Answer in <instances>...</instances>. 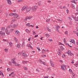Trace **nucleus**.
Listing matches in <instances>:
<instances>
[{"label":"nucleus","instance_id":"de8ad7c7","mask_svg":"<svg viewBox=\"0 0 78 78\" xmlns=\"http://www.w3.org/2000/svg\"><path fill=\"white\" fill-rule=\"evenodd\" d=\"M9 64L10 66H11L12 65V64H11V62H9Z\"/></svg>","mask_w":78,"mask_h":78},{"label":"nucleus","instance_id":"6ab92c4d","mask_svg":"<svg viewBox=\"0 0 78 78\" xmlns=\"http://www.w3.org/2000/svg\"><path fill=\"white\" fill-rule=\"evenodd\" d=\"M4 51L5 52H6V53H7L8 51V49L7 48H5L4 49Z\"/></svg>","mask_w":78,"mask_h":78},{"label":"nucleus","instance_id":"6e6552de","mask_svg":"<svg viewBox=\"0 0 78 78\" xmlns=\"http://www.w3.org/2000/svg\"><path fill=\"white\" fill-rule=\"evenodd\" d=\"M15 34L17 35V36H19V34H20V32L19 31L17 30L15 32Z\"/></svg>","mask_w":78,"mask_h":78},{"label":"nucleus","instance_id":"cd10ccee","mask_svg":"<svg viewBox=\"0 0 78 78\" xmlns=\"http://www.w3.org/2000/svg\"><path fill=\"white\" fill-rule=\"evenodd\" d=\"M32 33L34 35H36V33L34 31H32Z\"/></svg>","mask_w":78,"mask_h":78},{"label":"nucleus","instance_id":"a19ab883","mask_svg":"<svg viewBox=\"0 0 78 78\" xmlns=\"http://www.w3.org/2000/svg\"><path fill=\"white\" fill-rule=\"evenodd\" d=\"M68 31H66L65 32V34H66V35H67V36L68 35Z\"/></svg>","mask_w":78,"mask_h":78},{"label":"nucleus","instance_id":"412c9836","mask_svg":"<svg viewBox=\"0 0 78 78\" xmlns=\"http://www.w3.org/2000/svg\"><path fill=\"white\" fill-rule=\"evenodd\" d=\"M27 46L29 47H30V48H31V49H32L33 48V47H32L31 46V45L30 44H27Z\"/></svg>","mask_w":78,"mask_h":78},{"label":"nucleus","instance_id":"ea45409f","mask_svg":"<svg viewBox=\"0 0 78 78\" xmlns=\"http://www.w3.org/2000/svg\"><path fill=\"white\" fill-rule=\"evenodd\" d=\"M16 20L15 19H13L12 21V23H13V22H15Z\"/></svg>","mask_w":78,"mask_h":78},{"label":"nucleus","instance_id":"864d4df0","mask_svg":"<svg viewBox=\"0 0 78 78\" xmlns=\"http://www.w3.org/2000/svg\"><path fill=\"white\" fill-rule=\"evenodd\" d=\"M72 8H73V9H74V8H75V6H74V5H72Z\"/></svg>","mask_w":78,"mask_h":78},{"label":"nucleus","instance_id":"ddd939ff","mask_svg":"<svg viewBox=\"0 0 78 78\" xmlns=\"http://www.w3.org/2000/svg\"><path fill=\"white\" fill-rule=\"evenodd\" d=\"M50 63L52 67H55V65L54 64V63H53V62H50Z\"/></svg>","mask_w":78,"mask_h":78},{"label":"nucleus","instance_id":"3c124183","mask_svg":"<svg viewBox=\"0 0 78 78\" xmlns=\"http://www.w3.org/2000/svg\"><path fill=\"white\" fill-rule=\"evenodd\" d=\"M38 5H41V2H38Z\"/></svg>","mask_w":78,"mask_h":78},{"label":"nucleus","instance_id":"39448f33","mask_svg":"<svg viewBox=\"0 0 78 78\" xmlns=\"http://www.w3.org/2000/svg\"><path fill=\"white\" fill-rule=\"evenodd\" d=\"M31 8L30 7H27L26 9V12H29L30 11H31Z\"/></svg>","mask_w":78,"mask_h":78},{"label":"nucleus","instance_id":"c03bdc74","mask_svg":"<svg viewBox=\"0 0 78 78\" xmlns=\"http://www.w3.org/2000/svg\"><path fill=\"white\" fill-rule=\"evenodd\" d=\"M64 42L65 43H66V38H65L64 39Z\"/></svg>","mask_w":78,"mask_h":78},{"label":"nucleus","instance_id":"f704fd0d","mask_svg":"<svg viewBox=\"0 0 78 78\" xmlns=\"http://www.w3.org/2000/svg\"><path fill=\"white\" fill-rule=\"evenodd\" d=\"M13 31H14V29H12L10 30V32H12Z\"/></svg>","mask_w":78,"mask_h":78},{"label":"nucleus","instance_id":"f03ea898","mask_svg":"<svg viewBox=\"0 0 78 78\" xmlns=\"http://www.w3.org/2000/svg\"><path fill=\"white\" fill-rule=\"evenodd\" d=\"M66 68V65H63L61 66V69L63 70H65V69Z\"/></svg>","mask_w":78,"mask_h":78},{"label":"nucleus","instance_id":"603ef678","mask_svg":"<svg viewBox=\"0 0 78 78\" xmlns=\"http://www.w3.org/2000/svg\"><path fill=\"white\" fill-rule=\"evenodd\" d=\"M56 31H58V32H59V29H58V28H56Z\"/></svg>","mask_w":78,"mask_h":78},{"label":"nucleus","instance_id":"4c0bfd02","mask_svg":"<svg viewBox=\"0 0 78 78\" xmlns=\"http://www.w3.org/2000/svg\"><path fill=\"white\" fill-rule=\"evenodd\" d=\"M25 51H22V55H23V54H25Z\"/></svg>","mask_w":78,"mask_h":78},{"label":"nucleus","instance_id":"dca6fc26","mask_svg":"<svg viewBox=\"0 0 78 78\" xmlns=\"http://www.w3.org/2000/svg\"><path fill=\"white\" fill-rule=\"evenodd\" d=\"M16 47L18 48H20V45L19 43H18L16 45Z\"/></svg>","mask_w":78,"mask_h":78},{"label":"nucleus","instance_id":"79ce46f5","mask_svg":"<svg viewBox=\"0 0 78 78\" xmlns=\"http://www.w3.org/2000/svg\"><path fill=\"white\" fill-rule=\"evenodd\" d=\"M12 43L11 42H10L9 43V44L10 46L11 47V45H12Z\"/></svg>","mask_w":78,"mask_h":78},{"label":"nucleus","instance_id":"58836bf2","mask_svg":"<svg viewBox=\"0 0 78 78\" xmlns=\"http://www.w3.org/2000/svg\"><path fill=\"white\" fill-rule=\"evenodd\" d=\"M39 61L40 62V63H42V62H43L42 61V60H41V59H39Z\"/></svg>","mask_w":78,"mask_h":78},{"label":"nucleus","instance_id":"4d7b16f0","mask_svg":"<svg viewBox=\"0 0 78 78\" xmlns=\"http://www.w3.org/2000/svg\"><path fill=\"white\" fill-rule=\"evenodd\" d=\"M63 58H66V55H62Z\"/></svg>","mask_w":78,"mask_h":78},{"label":"nucleus","instance_id":"72a5a7b5","mask_svg":"<svg viewBox=\"0 0 78 78\" xmlns=\"http://www.w3.org/2000/svg\"><path fill=\"white\" fill-rule=\"evenodd\" d=\"M24 69L25 70H27V67H24Z\"/></svg>","mask_w":78,"mask_h":78},{"label":"nucleus","instance_id":"0e129e2a","mask_svg":"<svg viewBox=\"0 0 78 78\" xmlns=\"http://www.w3.org/2000/svg\"><path fill=\"white\" fill-rule=\"evenodd\" d=\"M15 76H16V75H15L14 74H12V77H15Z\"/></svg>","mask_w":78,"mask_h":78},{"label":"nucleus","instance_id":"5701e85b","mask_svg":"<svg viewBox=\"0 0 78 78\" xmlns=\"http://www.w3.org/2000/svg\"><path fill=\"white\" fill-rule=\"evenodd\" d=\"M60 48L62 51L63 50H64V48H63L62 46H60Z\"/></svg>","mask_w":78,"mask_h":78},{"label":"nucleus","instance_id":"7c9ffc66","mask_svg":"<svg viewBox=\"0 0 78 78\" xmlns=\"http://www.w3.org/2000/svg\"><path fill=\"white\" fill-rule=\"evenodd\" d=\"M27 19H28V16H27L25 18V19L24 20V21H27Z\"/></svg>","mask_w":78,"mask_h":78},{"label":"nucleus","instance_id":"9b49d317","mask_svg":"<svg viewBox=\"0 0 78 78\" xmlns=\"http://www.w3.org/2000/svg\"><path fill=\"white\" fill-rule=\"evenodd\" d=\"M15 65L16 66H17L18 67H21V66H20V65L19 64V63H16Z\"/></svg>","mask_w":78,"mask_h":78},{"label":"nucleus","instance_id":"5fc2aeb1","mask_svg":"<svg viewBox=\"0 0 78 78\" xmlns=\"http://www.w3.org/2000/svg\"><path fill=\"white\" fill-rule=\"evenodd\" d=\"M66 12H67V14H69V10L67 9L66 10Z\"/></svg>","mask_w":78,"mask_h":78},{"label":"nucleus","instance_id":"a211bd4d","mask_svg":"<svg viewBox=\"0 0 78 78\" xmlns=\"http://www.w3.org/2000/svg\"><path fill=\"white\" fill-rule=\"evenodd\" d=\"M10 16H15V13H11L9 14Z\"/></svg>","mask_w":78,"mask_h":78},{"label":"nucleus","instance_id":"a18cd8bd","mask_svg":"<svg viewBox=\"0 0 78 78\" xmlns=\"http://www.w3.org/2000/svg\"><path fill=\"white\" fill-rule=\"evenodd\" d=\"M37 48L38 50L39 51H40V50H41L40 49V48H39V47H37Z\"/></svg>","mask_w":78,"mask_h":78},{"label":"nucleus","instance_id":"c756f323","mask_svg":"<svg viewBox=\"0 0 78 78\" xmlns=\"http://www.w3.org/2000/svg\"><path fill=\"white\" fill-rule=\"evenodd\" d=\"M18 25L17 24H15L14 25H13V28H16V27H17Z\"/></svg>","mask_w":78,"mask_h":78},{"label":"nucleus","instance_id":"c9c22d12","mask_svg":"<svg viewBox=\"0 0 78 78\" xmlns=\"http://www.w3.org/2000/svg\"><path fill=\"white\" fill-rule=\"evenodd\" d=\"M8 69H9V68H7V70L8 72H10V71H11L12 70V69H10V70H8Z\"/></svg>","mask_w":78,"mask_h":78},{"label":"nucleus","instance_id":"338daca9","mask_svg":"<svg viewBox=\"0 0 78 78\" xmlns=\"http://www.w3.org/2000/svg\"><path fill=\"white\" fill-rule=\"evenodd\" d=\"M36 70H36L37 72H39V70L38 69H37Z\"/></svg>","mask_w":78,"mask_h":78},{"label":"nucleus","instance_id":"b1692460","mask_svg":"<svg viewBox=\"0 0 78 78\" xmlns=\"http://www.w3.org/2000/svg\"><path fill=\"white\" fill-rule=\"evenodd\" d=\"M75 1V0L71 1V3H75V4H76V2Z\"/></svg>","mask_w":78,"mask_h":78},{"label":"nucleus","instance_id":"2eb2a0df","mask_svg":"<svg viewBox=\"0 0 78 78\" xmlns=\"http://www.w3.org/2000/svg\"><path fill=\"white\" fill-rule=\"evenodd\" d=\"M14 15V16H13L14 18H17V17H19V15H17V14H16Z\"/></svg>","mask_w":78,"mask_h":78},{"label":"nucleus","instance_id":"aec40b11","mask_svg":"<svg viewBox=\"0 0 78 78\" xmlns=\"http://www.w3.org/2000/svg\"><path fill=\"white\" fill-rule=\"evenodd\" d=\"M28 62L27 61H23L22 63L23 64H27Z\"/></svg>","mask_w":78,"mask_h":78},{"label":"nucleus","instance_id":"4468645a","mask_svg":"<svg viewBox=\"0 0 78 78\" xmlns=\"http://www.w3.org/2000/svg\"><path fill=\"white\" fill-rule=\"evenodd\" d=\"M14 40L15 41L16 43H18V42H19V41H18V39H17L16 37L14 38Z\"/></svg>","mask_w":78,"mask_h":78},{"label":"nucleus","instance_id":"473e14b6","mask_svg":"<svg viewBox=\"0 0 78 78\" xmlns=\"http://www.w3.org/2000/svg\"><path fill=\"white\" fill-rule=\"evenodd\" d=\"M46 36H47V37H50V35L47 34H45Z\"/></svg>","mask_w":78,"mask_h":78},{"label":"nucleus","instance_id":"f8f14e48","mask_svg":"<svg viewBox=\"0 0 78 78\" xmlns=\"http://www.w3.org/2000/svg\"><path fill=\"white\" fill-rule=\"evenodd\" d=\"M70 42H72V43H73V44H75V40H74L73 39L70 40Z\"/></svg>","mask_w":78,"mask_h":78},{"label":"nucleus","instance_id":"bf43d9fd","mask_svg":"<svg viewBox=\"0 0 78 78\" xmlns=\"http://www.w3.org/2000/svg\"><path fill=\"white\" fill-rule=\"evenodd\" d=\"M58 55H59V56H61V53H60V52H58Z\"/></svg>","mask_w":78,"mask_h":78},{"label":"nucleus","instance_id":"4be33fe9","mask_svg":"<svg viewBox=\"0 0 78 78\" xmlns=\"http://www.w3.org/2000/svg\"><path fill=\"white\" fill-rule=\"evenodd\" d=\"M74 20H75V21H78V19L76 17H74Z\"/></svg>","mask_w":78,"mask_h":78},{"label":"nucleus","instance_id":"8fccbe9b","mask_svg":"<svg viewBox=\"0 0 78 78\" xmlns=\"http://www.w3.org/2000/svg\"><path fill=\"white\" fill-rule=\"evenodd\" d=\"M11 75H14V72H13L11 73L10 74Z\"/></svg>","mask_w":78,"mask_h":78},{"label":"nucleus","instance_id":"774afa93","mask_svg":"<svg viewBox=\"0 0 78 78\" xmlns=\"http://www.w3.org/2000/svg\"><path fill=\"white\" fill-rule=\"evenodd\" d=\"M48 78V76H44V78Z\"/></svg>","mask_w":78,"mask_h":78},{"label":"nucleus","instance_id":"393cba45","mask_svg":"<svg viewBox=\"0 0 78 78\" xmlns=\"http://www.w3.org/2000/svg\"><path fill=\"white\" fill-rule=\"evenodd\" d=\"M12 63H13V64H15L16 63V62H15V61H14V60H12Z\"/></svg>","mask_w":78,"mask_h":78},{"label":"nucleus","instance_id":"0eeeda50","mask_svg":"<svg viewBox=\"0 0 78 78\" xmlns=\"http://www.w3.org/2000/svg\"><path fill=\"white\" fill-rule=\"evenodd\" d=\"M66 53H68L69 55H71V56H72L73 55V54L72 53V52L70 51H68V52H67Z\"/></svg>","mask_w":78,"mask_h":78},{"label":"nucleus","instance_id":"f3484780","mask_svg":"<svg viewBox=\"0 0 78 78\" xmlns=\"http://www.w3.org/2000/svg\"><path fill=\"white\" fill-rule=\"evenodd\" d=\"M42 53H43V54H45V53H46V51L43 49L42 51Z\"/></svg>","mask_w":78,"mask_h":78},{"label":"nucleus","instance_id":"37998d69","mask_svg":"<svg viewBox=\"0 0 78 78\" xmlns=\"http://www.w3.org/2000/svg\"><path fill=\"white\" fill-rule=\"evenodd\" d=\"M30 23H28L27 24H26V26H30Z\"/></svg>","mask_w":78,"mask_h":78},{"label":"nucleus","instance_id":"1a4fd4ad","mask_svg":"<svg viewBox=\"0 0 78 78\" xmlns=\"http://www.w3.org/2000/svg\"><path fill=\"white\" fill-rule=\"evenodd\" d=\"M22 56L23 58H25L27 57V55L26 53L23 54Z\"/></svg>","mask_w":78,"mask_h":78},{"label":"nucleus","instance_id":"69168bd1","mask_svg":"<svg viewBox=\"0 0 78 78\" xmlns=\"http://www.w3.org/2000/svg\"><path fill=\"white\" fill-rule=\"evenodd\" d=\"M57 28H60V27L59 26H58L57 27Z\"/></svg>","mask_w":78,"mask_h":78},{"label":"nucleus","instance_id":"423d86ee","mask_svg":"<svg viewBox=\"0 0 78 78\" xmlns=\"http://www.w3.org/2000/svg\"><path fill=\"white\" fill-rule=\"evenodd\" d=\"M5 31L7 35H9V34H10V32L8 30V27H6V28Z\"/></svg>","mask_w":78,"mask_h":78},{"label":"nucleus","instance_id":"680f3d73","mask_svg":"<svg viewBox=\"0 0 78 78\" xmlns=\"http://www.w3.org/2000/svg\"><path fill=\"white\" fill-rule=\"evenodd\" d=\"M8 27L10 28V27H12V26L11 25H10L8 26Z\"/></svg>","mask_w":78,"mask_h":78},{"label":"nucleus","instance_id":"c85d7f7f","mask_svg":"<svg viewBox=\"0 0 78 78\" xmlns=\"http://www.w3.org/2000/svg\"><path fill=\"white\" fill-rule=\"evenodd\" d=\"M50 21V19H48L46 20V22H49Z\"/></svg>","mask_w":78,"mask_h":78},{"label":"nucleus","instance_id":"7ed1b4c3","mask_svg":"<svg viewBox=\"0 0 78 78\" xmlns=\"http://www.w3.org/2000/svg\"><path fill=\"white\" fill-rule=\"evenodd\" d=\"M38 8V6L37 5H35L32 7V9L33 11H36L37 10V8Z\"/></svg>","mask_w":78,"mask_h":78},{"label":"nucleus","instance_id":"6e6d98bb","mask_svg":"<svg viewBox=\"0 0 78 78\" xmlns=\"http://www.w3.org/2000/svg\"><path fill=\"white\" fill-rule=\"evenodd\" d=\"M27 19H31V17L27 16Z\"/></svg>","mask_w":78,"mask_h":78},{"label":"nucleus","instance_id":"49530a36","mask_svg":"<svg viewBox=\"0 0 78 78\" xmlns=\"http://www.w3.org/2000/svg\"><path fill=\"white\" fill-rule=\"evenodd\" d=\"M42 64H44V66H45L46 65V63H45L44 62H42Z\"/></svg>","mask_w":78,"mask_h":78},{"label":"nucleus","instance_id":"9d476101","mask_svg":"<svg viewBox=\"0 0 78 78\" xmlns=\"http://www.w3.org/2000/svg\"><path fill=\"white\" fill-rule=\"evenodd\" d=\"M6 1L7 2V3L9 5H11V4H12V3H11V1L10 0H6Z\"/></svg>","mask_w":78,"mask_h":78},{"label":"nucleus","instance_id":"13d9d810","mask_svg":"<svg viewBox=\"0 0 78 78\" xmlns=\"http://www.w3.org/2000/svg\"><path fill=\"white\" fill-rule=\"evenodd\" d=\"M2 71H0V76H2Z\"/></svg>","mask_w":78,"mask_h":78},{"label":"nucleus","instance_id":"09e8293b","mask_svg":"<svg viewBox=\"0 0 78 78\" xmlns=\"http://www.w3.org/2000/svg\"><path fill=\"white\" fill-rule=\"evenodd\" d=\"M22 53L21 52H20L18 54V55L19 56H20L21 55Z\"/></svg>","mask_w":78,"mask_h":78},{"label":"nucleus","instance_id":"2f4dec72","mask_svg":"<svg viewBox=\"0 0 78 78\" xmlns=\"http://www.w3.org/2000/svg\"><path fill=\"white\" fill-rule=\"evenodd\" d=\"M47 30H48V31H49V32L51 31V30L50 29H49V28H48V27H47Z\"/></svg>","mask_w":78,"mask_h":78},{"label":"nucleus","instance_id":"052dcab7","mask_svg":"<svg viewBox=\"0 0 78 78\" xmlns=\"http://www.w3.org/2000/svg\"><path fill=\"white\" fill-rule=\"evenodd\" d=\"M49 41H50V42H52L53 41L52 39H49Z\"/></svg>","mask_w":78,"mask_h":78},{"label":"nucleus","instance_id":"20e7f679","mask_svg":"<svg viewBox=\"0 0 78 78\" xmlns=\"http://www.w3.org/2000/svg\"><path fill=\"white\" fill-rule=\"evenodd\" d=\"M0 34H1V36H5V32L3 31H0Z\"/></svg>","mask_w":78,"mask_h":78},{"label":"nucleus","instance_id":"f257e3e1","mask_svg":"<svg viewBox=\"0 0 78 78\" xmlns=\"http://www.w3.org/2000/svg\"><path fill=\"white\" fill-rule=\"evenodd\" d=\"M28 7V6L27 5H25L22 8L21 11H25V10H26L27 9V8Z\"/></svg>","mask_w":78,"mask_h":78},{"label":"nucleus","instance_id":"a878e982","mask_svg":"<svg viewBox=\"0 0 78 78\" xmlns=\"http://www.w3.org/2000/svg\"><path fill=\"white\" fill-rule=\"evenodd\" d=\"M26 32H27L28 33H30V31H29V30L28 29L26 30Z\"/></svg>","mask_w":78,"mask_h":78},{"label":"nucleus","instance_id":"e2e57ef3","mask_svg":"<svg viewBox=\"0 0 78 78\" xmlns=\"http://www.w3.org/2000/svg\"><path fill=\"white\" fill-rule=\"evenodd\" d=\"M67 45H68V46H69V47H71V48H72V46H70V45H69V44H68Z\"/></svg>","mask_w":78,"mask_h":78},{"label":"nucleus","instance_id":"e433bc0d","mask_svg":"<svg viewBox=\"0 0 78 78\" xmlns=\"http://www.w3.org/2000/svg\"><path fill=\"white\" fill-rule=\"evenodd\" d=\"M1 30L3 31H5V28L4 27H2L1 28Z\"/></svg>","mask_w":78,"mask_h":78},{"label":"nucleus","instance_id":"bb28decb","mask_svg":"<svg viewBox=\"0 0 78 78\" xmlns=\"http://www.w3.org/2000/svg\"><path fill=\"white\" fill-rule=\"evenodd\" d=\"M22 46H23V47H24V46H25V42L24 41H23V43L22 44Z\"/></svg>","mask_w":78,"mask_h":78}]
</instances>
